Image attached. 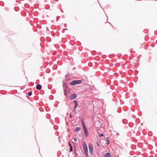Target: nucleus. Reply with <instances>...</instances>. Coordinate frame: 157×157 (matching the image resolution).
Masks as SVG:
<instances>
[{
	"label": "nucleus",
	"mask_w": 157,
	"mask_h": 157,
	"mask_svg": "<svg viewBox=\"0 0 157 157\" xmlns=\"http://www.w3.org/2000/svg\"><path fill=\"white\" fill-rule=\"evenodd\" d=\"M104 134L103 133H100L98 135V136L99 137H102L104 136Z\"/></svg>",
	"instance_id": "dca6fc26"
},
{
	"label": "nucleus",
	"mask_w": 157,
	"mask_h": 157,
	"mask_svg": "<svg viewBox=\"0 0 157 157\" xmlns=\"http://www.w3.org/2000/svg\"><path fill=\"white\" fill-rule=\"evenodd\" d=\"M76 69V67H73V71H74V70H75Z\"/></svg>",
	"instance_id": "7c9ffc66"
},
{
	"label": "nucleus",
	"mask_w": 157,
	"mask_h": 157,
	"mask_svg": "<svg viewBox=\"0 0 157 157\" xmlns=\"http://www.w3.org/2000/svg\"><path fill=\"white\" fill-rule=\"evenodd\" d=\"M83 134L82 133V132H81L80 133H79V134H78V136H83Z\"/></svg>",
	"instance_id": "393cba45"
},
{
	"label": "nucleus",
	"mask_w": 157,
	"mask_h": 157,
	"mask_svg": "<svg viewBox=\"0 0 157 157\" xmlns=\"http://www.w3.org/2000/svg\"><path fill=\"white\" fill-rule=\"evenodd\" d=\"M62 83L63 90H65V89H66L68 91L69 90V88L68 82H65L64 80H63Z\"/></svg>",
	"instance_id": "7ed1b4c3"
},
{
	"label": "nucleus",
	"mask_w": 157,
	"mask_h": 157,
	"mask_svg": "<svg viewBox=\"0 0 157 157\" xmlns=\"http://www.w3.org/2000/svg\"><path fill=\"white\" fill-rule=\"evenodd\" d=\"M53 34H53L52 33V35H53V36H55V34L54 33H53Z\"/></svg>",
	"instance_id": "2f4dec72"
},
{
	"label": "nucleus",
	"mask_w": 157,
	"mask_h": 157,
	"mask_svg": "<svg viewBox=\"0 0 157 157\" xmlns=\"http://www.w3.org/2000/svg\"><path fill=\"white\" fill-rule=\"evenodd\" d=\"M31 46L32 47H33V46H34V45H33V43H31Z\"/></svg>",
	"instance_id": "c756f323"
},
{
	"label": "nucleus",
	"mask_w": 157,
	"mask_h": 157,
	"mask_svg": "<svg viewBox=\"0 0 157 157\" xmlns=\"http://www.w3.org/2000/svg\"><path fill=\"white\" fill-rule=\"evenodd\" d=\"M123 123L124 124H126L128 123V121L126 119H123L122 120Z\"/></svg>",
	"instance_id": "2eb2a0df"
},
{
	"label": "nucleus",
	"mask_w": 157,
	"mask_h": 157,
	"mask_svg": "<svg viewBox=\"0 0 157 157\" xmlns=\"http://www.w3.org/2000/svg\"><path fill=\"white\" fill-rule=\"evenodd\" d=\"M92 65H93V64L92 63H90L89 64V65L90 67L92 66Z\"/></svg>",
	"instance_id": "bb28decb"
},
{
	"label": "nucleus",
	"mask_w": 157,
	"mask_h": 157,
	"mask_svg": "<svg viewBox=\"0 0 157 157\" xmlns=\"http://www.w3.org/2000/svg\"><path fill=\"white\" fill-rule=\"evenodd\" d=\"M69 117H70V118L71 119L72 118V114H71V113H70Z\"/></svg>",
	"instance_id": "b1692460"
},
{
	"label": "nucleus",
	"mask_w": 157,
	"mask_h": 157,
	"mask_svg": "<svg viewBox=\"0 0 157 157\" xmlns=\"http://www.w3.org/2000/svg\"><path fill=\"white\" fill-rule=\"evenodd\" d=\"M55 1L57 2L58 1V0H55Z\"/></svg>",
	"instance_id": "e433bc0d"
},
{
	"label": "nucleus",
	"mask_w": 157,
	"mask_h": 157,
	"mask_svg": "<svg viewBox=\"0 0 157 157\" xmlns=\"http://www.w3.org/2000/svg\"><path fill=\"white\" fill-rule=\"evenodd\" d=\"M57 155L58 156H59V155H58V153H57Z\"/></svg>",
	"instance_id": "58836bf2"
},
{
	"label": "nucleus",
	"mask_w": 157,
	"mask_h": 157,
	"mask_svg": "<svg viewBox=\"0 0 157 157\" xmlns=\"http://www.w3.org/2000/svg\"><path fill=\"white\" fill-rule=\"evenodd\" d=\"M117 135H118V134H119V133H117Z\"/></svg>",
	"instance_id": "ea45409f"
},
{
	"label": "nucleus",
	"mask_w": 157,
	"mask_h": 157,
	"mask_svg": "<svg viewBox=\"0 0 157 157\" xmlns=\"http://www.w3.org/2000/svg\"><path fill=\"white\" fill-rule=\"evenodd\" d=\"M106 140L107 141V143L106 144L107 145H108L110 144V141L108 137H107L106 138Z\"/></svg>",
	"instance_id": "4468645a"
},
{
	"label": "nucleus",
	"mask_w": 157,
	"mask_h": 157,
	"mask_svg": "<svg viewBox=\"0 0 157 157\" xmlns=\"http://www.w3.org/2000/svg\"><path fill=\"white\" fill-rule=\"evenodd\" d=\"M96 144L98 146H100V144L98 143V141H96Z\"/></svg>",
	"instance_id": "4be33fe9"
},
{
	"label": "nucleus",
	"mask_w": 157,
	"mask_h": 157,
	"mask_svg": "<svg viewBox=\"0 0 157 157\" xmlns=\"http://www.w3.org/2000/svg\"><path fill=\"white\" fill-rule=\"evenodd\" d=\"M32 92H29L28 94V95L29 96H31L32 95Z\"/></svg>",
	"instance_id": "a211bd4d"
},
{
	"label": "nucleus",
	"mask_w": 157,
	"mask_h": 157,
	"mask_svg": "<svg viewBox=\"0 0 157 157\" xmlns=\"http://www.w3.org/2000/svg\"><path fill=\"white\" fill-rule=\"evenodd\" d=\"M68 76L67 74L65 76V79H63V80H64L65 82H68V81L70 80V78H67V76Z\"/></svg>",
	"instance_id": "f8f14e48"
},
{
	"label": "nucleus",
	"mask_w": 157,
	"mask_h": 157,
	"mask_svg": "<svg viewBox=\"0 0 157 157\" xmlns=\"http://www.w3.org/2000/svg\"><path fill=\"white\" fill-rule=\"evenodd\" d=\"M88 147L90 153L91 154V155H92L94 152V149L93 146L91 143H89L88 144Z\"/></svg>",
	"instance_id": "20e7f679"
},
{
	"label": "nucleus",
	"mask_w": 157,
	"mask_h": 157,
	"mask_svg": "<svg viewBox=\"0 0 157 157\" xmlns=\"http://www.w3.org/2000/svg\"><path fill=\"white\" fill-rule=\"evenodd\" d=\"M77 97V95L75 93H73L70 95L69 97V99L72 100L76 98Z\"/></svg>",
	"instance_id": "423d86ee"
},
{
	"label": "nucleus",
	"mask_w": 157,
	"mask_h": 157,
	"mask_svg": "<svg viewBox=\"0 0 157 157\" xmlns=\"http://www.w3.org/2000/svg\"><path fill=\"white\" fill-rule=\"evenodd\" d=\"M36 89L38 90L41 89L42 88V85L40 84H38L36 86Z\"/></svg>",
	"instance_id": "6e6552de"
},
{
	"label": "nucleus",
	"mask_w": 157,
	"mask_h": 157,
	"mask_svg": "<svg viewBox=\"0 0 157 157\" xmlns=\"http://www.w3.org/2000/svg\"><path fill=\"white\" fill-rule=\"evenodd\" d=\"M63 30H67V28H65V29H63Z\"/></svg>",
	"instance_id": "72a5a7b5"
},
{
	"label": "nucleus",
	"mask_w": 157,
	"mask_h": 157,
	"mask_svg": "<svg viewBox=\"0 0 157 157\" xmlns=\"http://www.w3.org/2000/svg\"><path fill=\"white\" fill-rule=\"evenodd\" d=\"M62 32L63 33V32H64V31H62Z\"/></svg>",
	"instance_id": "a19ab883"
},
{
	"label": "nucleus",
	"mask_w": 157,
	"mask_h": 157,
	"mask_svg": "<svg viewBox=\"0 0 157 157\" xmlns=\"http://www.w3.org/2000/svg\"><path fill=\"white\" fill-rule=\"evenodd\" d=\"M84 133L85 137H88L89 135V132L87 129L83 130Z\"/></svg>",
	"instance_id": "0eeeda50"
},
{
	"label": "nucleus",
	"mask_w": 157,
	"mask_h": 157,
	"mask_svg": "<svg viewBox=\"0 0 157 157\" xmlns=\"http://www.w3.org/2000/svg\"><path fill=\"white\" fill-rule=\"evenodd\" d=\"M82 146L86 157L88 156V150L86 144L85 142H83Z\"/></svg>",
	"instance_id": "f03ea898"
},
{
	"label": "nucleus",
	"mask_w": 157,
	"mask_h": 157,
	"mask_svg": "<svg viewBox=\"0 0 157 157\" xmlns=\"http://www.w3.org/2000/svg\"><path fill=\"white\" fill-rule=\"evenodd\" d=\"M81 129L80 127H78L75 128V129L74 130V132H79Z\"/></svg>",
	"instance_id": "9d476101"
},
{
	"label": "nucleus",
	"mask_w": 157,
	"mask_h": 157,
	"mask_svg": "<svg viewBox=\"0 0 157 157\" xmlns=\"http://www.w3.org/2000/svg\"><path fill=\"white\" fill-rule=\"evenodd\" d=\"M74 141H77V139L75 137L74 138Z\"/></svg>",
	"instance_id": "cd10ccee"
},
{
	"label": "nucleus",
	"mask_w": 157,
	"mask_h": 157,
	"mask_svg": "<svg viewBox=\"0 0 157 157\" xmlns=\"http://www.w3.org/2000/svg\"><path fill=\"white\" fill-rule=\"evenodd\" d=\"M61 12L63 13V11L62 10V9H61Z\"/></svg>",
	"instance_id": "f704fd0d"
},
{
	"label": "nucleus",
	"mask_w": 157,
	"mask_h": 157,
	"mask_svg": "<svg viewBox=\"0 0 157 157\" xmlns=\"http://www.w3.org/2000/svg\"><path fill=\"white\" fill-rule=\"evenodd\" d=\"M14 9L15 10V11H17V10H18V9H17V10H16V9H15V7H14Z\"/></svg>",
	"instance_id": "c9c22d12"
},
{
	"label": "nucleus",
	"mask_w": 157,
	"mask_h": 157,
	"mask_svg": "<svg viewBox=\"0 0 157 157\" xmlns=\"http://www.w3.org/2000/svg\"><path fill=\"white\" fill-rule=\"evenodd\" d=\"M31 55V54L30 53L28 54H27V55L29 57Z\"/></svg>",
	"instance_id": "a878e982"
},
{
	"label": "nucleus",
	"mask_w": 157,
	"mask_h": 157,
	"mask_svg": "<svg viewBox=\"0 0 157 157\" xmlns=\"http://www.w3.org/2000/svg\"><path fill=\"white\" fill-rule=\"evenodd\" d=\"M48 89L51 90L52 88V86L51 85H48Z\"/></svg>",
	"instance_id": "aec40b11"
},
{
	"label": "nucleus",
	"mask_w": 157,
	"mask_h": 157,
	"mask_svg": "<svg viewBox=\"0 0 157 157\" xmlns=\"http://www.w3.org/2000/svg\"><path fill=\"white\" fill-rule=\"evenodd\" d=\"M73 147H70V149H69V151L70 152H71L73 151Z\"/></svg>",
	"instance_id": "f3484780"
},
{
	"label": "nucleus",
	"mask_w": 157,
	"mask_h": 157,
	"mask_svg": "<svg viewBox=\"0 0 157 157\" xmlns=\"http://www.w3.org/2000/svg\"><path fill=\"white\" fill-rule=\"evenodd\" d=\"M16 2L19 3H21V2L20 1L18 2L17 0L16 1Z\"/></svg>",
	"instance_id": "c85d7f7f"
},
{
	"label": "nucleus",
	"mask_w": 157,
	"mask_h": 157,
	"mask_svg": "<svg viewBox=\"0 0 157 157\" xmlns=\"http://www.w3.org/2000/svg\"><path fill=\"white\" fill-rule=\"evenodd\" d=\"M79 108L80 109H81V108L80 107H79Z\"/></svg>",
	"instance_id": "4c0bfd02"
},
{
	"label": "nucleus",
	"mask_w": 157,
	"mask_h": 157,
	"mask_svg": "<svg viewBox=\"0 0 157 157\" xmlns=\"http://www.w3.org/2000/svg\"><path fill=\"white\" fill-rule=\"evenodd\" d=\"M74 103L75 107H77L78 105V102L77 100H74Z\"/></svg>",
	"instance_id": "1a4fd4ad"
},
{
	"label": "nucleus",
	"mask_w": 157,
	"mask_h": 157,
	"mask_svg": "<svg viewBox=\"0 0 157 157\" xmlns=\"http://www.w3.org/2000/svg\"><path fill=\"white\" fill-rule=\"evenodd\" d=\"M111 154L109 152H107L105 154L104 157H111Z\"/></svg>",
	"instance_id": "9b49d317"
},
{
	"label": "nucleus",
	"mask_w": 157,
	"mask_h": 157,
	"mask_svg": "<svg viewBox=\"0 0 157 157\" xmlns=\"http://www.w3.org/2000/svg\"><path fill=\"white\" fill-rule=\"evenodd\" d=\"M76 108H77L76 107H74L73 108V111L75 113H76Z\"/></svg>",
	"instance_id": "412c9836"
},
{
	"label": "nucleus",
	"mask_w": 157,
	"mask_h": 157,
	"mask_svg": "<svg viewBox=\"0 0 157 157\" xmlns=\"http://www.w3.org/2000/svg\"><path fill=\"white\" fill-rule=\"evenodd\" d=\"M128 125L129 126V127H132V126H133V124H132V123H131V124L130 123H129V124H128Z\"/></svg>",
	"instance_id": "6ab92c4d"
},
{
	"label": "nucleus",
	"mask_w": 157,
	"mask_h": 157,
	"mask_svg": "<svg viewBox=\"0 0 157 157\" xmlns=\"http://www.w3.org/2000/svg\"><path fill=\"white\" fill-rule=\"evenodd\" d=\"M81 122L83 130L87 129L86 126L85 124V123L84 121V120L83 118H82L81 119Z\"/></svg>",
	"instance_id": "39448f33"
},
{
	"label": "nucleus",
	"mask_w": 157,
	"mask_h": 157,
	"mask_svg": "<svg viewBox=\"0 0 157 157\" xmlns=\"http://www.w3.org/2000/svg\"><path fill=\"white\" fill-rule=\"evenodd\" d=\"M82 82V80H74L69 82V84L71 86H73L75 85L80 84Z\"/></svg>",
	"instance_id": "f257e3e1"
},
{
	"label": "nucleus",
	"mask_w": 157,
	"mask_h": 157,
	"mask_svg": "<svg viewBox=\"0 0 157 157\" xmlns=\"http://www.w3.org/2000/svg\"><path fill=\"white\" fill-rule=\"evenodd\" d=\"M63 91L64 92V95L66 96H67V93L68 92V90H67L65 89H63Z\"/></svg>",
	"instance_id": "ddd939ff"
},
{
	"label": "nucleus",
	"mask_w": 157,
	"mask_h": 157,
	"mask_svg": "<svg viewBox=\"0 0 157 157\" xmlns=\"http://www.w3.org/2000/svg\"><path fill=\"white\" fill-rule=\"evenodd\" d=\"M62 32L63 33V32H64V31H62Z\"/></svg>",
	"instance_id": "79ce46f5"
},
{
	"label": "nucleus",
	"mask_w": 157,
	"mask_h": 157,
	"mask_svg": "<svg viewBox=\"0 0 157 157\" xmlns=\"http://www.w3.org/2000/svg\"><path fill=\"white\" fill-rule=\"evenodd\" d=\"M68 144H69V145L70 147H72V146L70 141L68 142Z\"/></svg>",
	"instance_id": "5701e85b"
},
{
	"label": "nucleus",
	"mask_w": 157,
	"mask_h": 157,
	"mask_svg": "<svg viewBox=\"0 0 157 157\" xmlns=\"http://www.w3.org/2000/svg\"><path fill=\"white\" fill-rule=\"evenodd\" d=\"M143 123H141V124H140V125H141V126H142V125H143Z\"/></svg>",
	"instance_id": "473e14b6"
}]
</instances>
